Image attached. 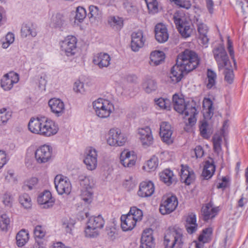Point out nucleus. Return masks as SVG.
<instances>
[{
  "instance_id": "f257e3e1",
  "label": "nucleus",
  "mask_w": 248,
  "mask_h": 248,
  "mask_svg": "<svg viewBox=\"0 0 248 248\" xmlns=\"http://www.w3.org/2000/svg\"><path fill=\"white\" fill-rule=\"evenodd\" d=\"M28 128L32 133L46 137L55 135L59 129L54 121L45 117L31 118L28 124Z\"/></svg>"
},
{
  "instance_id": "f03ea898",
  "label": "nucleus",
  "mask_w": 248,
  "mask_h": 248,
  "mask_svg": "<svg viewBox=\"0 0 248 248\" xmlns=\"http://www.w3.org/2000/svg\"><path fill=\"white\" fill-rule=\"evenodd\" d=\"M174 109L178 113L184 114L185 118L187 119L190 125H194L196 122L195 116L198 114L195 105L192 103L186 104L184 99L175 94L172 97Z\"/></svg>"
},
{
  "instance_id": "7ed1b4c3",
  "label": "nucleus",
  "mask_w": 248,
  "mask_h": 248,
  "mask_svg": "<svg viewBox=\"0 0 248 248\" xmlns=\"http://www.w3.org/2000/svg\"><path fill=\"white\" fill-rule=\"evenodd\" d=\"M174 109L178 113L184 114L185 118L187 119L190 125H194L196 122L195 116L198 114L195 105L192 103L186 104L184 99L175 94L172 97Z\"/></svg>"
},
{
  "instance_id": "20e7f679",
  "label": "nucleus",
  "mask_w": 248,
  "mask_h": 248,
  "mask_svg": "<svg viewBox=\"0 0 248 248\" xmlns=\"http://www.w3.org/2000/svg\"><path fill=\"white\" fill-rule=\"evenodd\" d=\"M176 62L178 65L186 70V73H188L197 67L199 59L194 51L186 49L177 56Z\"/></svg>"
},
{
  "instance_id": "39448f33",
  "label": "nucleus",
  "mask_w": 248,
  "mask_h": 248,
  "mask_svg": "<svg viewBox=\"0 0 248 248\" xmlns=\"http://www.w3.org/2000/svg\"><path fill=\"white\" fill-rule=\"evenodd\" d=\"M184 240L182 229L174 228L168 232L165 235L164 244L165 248H182Z\"/></svg>"
},
{
  "instance_id": "423d86ee",
  "label": "nucleus",
  "mask_w": 248,
  "mask_h": 248,
  "mask_svg": "<svg viewBox=\"0 0 248 248\" xmlns=\"http://www.w3.org/2000/svg\"><path fill=\"white\" fill-rule=\"evenodd\" d=\"M93 107L97 116L101 118L108 117L114 109L113 104L109 100L99 98L93 102Z\"/></svg>"
},
{
  "instance_id": "0eeeda50",
  "label": "nucleus",
  "mask_w": 248,
  "mask_h": 248,
  "mask_svg": "<svg viewBox=\"0 0 248 248\" xmlns=\"http://www.w3.org/2000/svg\"><path fill=\"white\" fill-rule=\"evenodd\" d=\"M173 18L176 26L182 37L185 38L190 37L193 32L191 23L183 16L177 15L174 16Z\"/></svg>"
},
{
  "instance_id": "6e6552de",
  "label": "nucleus",
  "mask_w": 248,
  "mask_h": 248,
  "mask_svg": "<svg viewBox=\"0 0 248 248\" xmlns=\"http://www.w3.org/2000/svg\"><path fill=\"white\" fill-rule=\"evenodd\" d=\"M127 140L125 135L118 128H111L109 130L107 140L108 145L113 146H121Z\"/></svg>"
},
{
  "instance_id": "1a4fd4ad",
  "label": "nucleus",
  "mask_w": 248,
  "mask_h": 248,
  "mask_svg": "<svg viewBox=\"0 0 248 248\" xmlns=\"http://www.w3.org/2000/svg\"><path fill=\"white\" fill-rule=\"evenodd\" d=\"M213 53L219 70L223 69L225 66H227L228 64H230L227 52L224 47L221 45L215 47L213 50Z\"/></svg>"
},
{
  "instance_id": "9d476101",
  "label": "nucleus",
  "mask_w": 248,
  "mask_h": 248,
  "mask_svg": "<svg viewBox=\"0 0 248 248\" xmlns=\"http://www.w3.org/2000/svg\"><path fill=\"white\" fill-rule=\"evenodd\" d=\"M55 188L59 194L64 193L68 195L72 189V186L69 179L66 176L59 174L54 179Z\"/></svg>"
},
{
  "instance_id": "9b49d317",
  "label": "nucleus",
  "mask_w": 248,
  "mask_h": 248,
  "mask_svg": "<svg viewBox=\"0 0 248 248\" xmlns=\"http://www.w3.org/2000/svg\"><path fill=\"white\" fill-rule=\"evenodd\" d=\"M77 38L74 36H68L61 43V47L67 56L74 55L77 51Z\"/></svg>"
},
{
  "instance_id": "f8f14e48",
  "label": "nucleus",
  "mask_w": 248,
  "mask_h": 248,
  "mask_svg": "<svg viewBox=\"0 0 248 248\" xmlns=\"http://www.w3.org/2000/svg\"><path fill=\"white\" fill-rule=\"evenodd\" d=\"M178 205L177 198L174 196L162 200L160 205L159 211L162 215H167L172 212Z\"/></svg>"
},
{
  "instance_id": "ddd939ff",
  "label": "nucleus",
  "mask_w": 248,
  "mask_h": 248,
  "mask_svg": "<svg viewBox=\"0 0 248 248\" xmlns=\"http://www.w3.org/2000/svg\"><path fill=\"white\" fill-rule=\"evenodd\" d=\"M52 150L47 145L39 147L35 152V158L38 163H45L48 162L51 157Z\"/></svg>"
},
{
  "instance_id": "4468645a",
  "label": "nucleus",
  "mask_w": 248,
  "mask_h": 248,
  "mask_svg": "<svg viewBox=\"0 0 248 248\" xmlns=\"http://www.w3.org/2000/svg\"><path fill=\"white\" fill-rule=\"evenodd\" d=\"M195 24L199 34V39L201 43L206 47L209 41V36L208 35L209 28L206 24L199 19H196Z\"/></svg>"
},
{
  "instance_id": "2eb2a0df",
  "label": "nucleus",
  "mask_w": 248,
  "mask_h": 248,
  "mask_svg": "<svg viewBox=\"0 0 248 248\" xmlns=\"http://www.w3.org/2000/svg\"><path fill=\"white\" fill-rule=\"evenodd\" d=\"M84 163L89 170H93L96 168L97 165V152L94 148L90 147L88 149L84 159Z\"/></svg>"
},
{
  "instance_id": "dca6fc26",
  "label": "nucleus",
  "mask_w": 248,
  "mask_h": 248,
  "mask_svg": "<svg viewBox=\"0 0 248 248\" xmlns=\"http://www.w3.org/2000/svg\"><path fill=\"white\" fill-rule=\"evenodd\" d=\"M18 81V75L13 72H10L5 74L1 79V87L5 91H9L13 88L14 84Z\"/></svg>"
},
{
  "instance_id": "f3484780",
  "label": "nucleus",
  "mask_w": 248,
  "mask_h": 248,
  "mask_svg": "<svg viewBox=\"0 0 248 248\" xmlns=\"http://www.w3.org/2000/svg\"><path fill=\"white\" fill-rule=\"evenodd\" d=\"M172 130L170 124L166 122L161 123L160 125V136L163 142L168 144H171L173 141L172 136Z\"/></svg>"
},
{
  "instance_id": "a211bd4d",
  "label": "nucleus",
  "mask_w": 248,
  "mask_h": 248,
  "mask_svg": "<svg viewBox=\"0 0 248 248\" xmlns=\"http://www.w3.org/2000/svg\"><path fill=\"white\" fill-rule=\"evenodd\" d=\"M120 160L124 167L130 168L135 165L137 156L133 151L124 150L121 153Z\"/></svg>"
},
{
  "instance_id": "6ab92c4d",
  "label": "nucleus",
  "mask_w": 248,
  "mask_h": 248,
  "mask_svg": "<svg viewBox=\"0 0 248 248\" xmlns=\"http://www.w3.org/2000/svg\"><path fill=\"white\" fill-rule=\"evenodd\" d=\"M131 47L133 51H139L144 45L145 39L144 38L142 31L139 30L132 32L131 35Z\"/></svg>"
},
{
  "instance_id": "aec40b11",
  "label": "nucleus",
  "mask_w": 248,
  "mask_h": 248,
  "mask_svg": "<svg viewBox=\"0 0 248 248\" xmlns=\"http://www.w3.org/2000/svg\"><path fill=\"white\" fill-rule=\"evenodd\" d=\"M153 230L150 228L144 230L141 240L140 248H154L155 247V239L153 236Z\"/></svg>"
},
{
  "instance_id": "412c9836",
  "label": "nucleus",
  "mask_w": 248,
  "mask_h": 248,
  "mask_svg": "<svg viewBox=\"0 0 248 248\" xmlns=\"http://www.w3.org/2000/svg\"><path fill=\"white\" fill-rule=\"evenodd\" d=\"M139 139L143 146H149L153 142V137L151 128L148 126L138 129Z\"/></svg>"
},
{
  "instance_id": "4be33fe9",
  "label": "nucleus",
  "mask_w": 248,
  "mask_h": 248,
  "mask_svg": "<svg viewBox=\"0 0 248 248\" xmlns=\"http://www.w3.org/2000/svg\"><path fill=\"white\" fill-rule=\"evenodd\" d=\"M218 211V207L214 206L212 203L209 202L206 204L202 208V213L203 220L207 221L209 220L212 219L217 215Z\"/></svg>"
},
{
  "instance_id": "5701e85b",
  "label": "nucleus",
  "mask_w": 248,
  "mask_h": 248,
  "mask_svg": "<svg viewBox=\"0 0 248 248\" xmlns=\"http://www.w3.org/2000/svg\"><path fill=\"white\" fill-rule=\"evenodd\" d=\"M51 111L57 116H62L65 112L64 103L60 99L53 98L48 101Z\"/></svg>"
},
{
  "instance_id": "b1692460",
  "label": "nucleus",
  "mask_w": 248,
  "mask_h": 248,
  "mask_svg": "<svg viewBox=\"0 0 248 248\" xmlns=\"http://www.w3.org/2000/svg\"><path fill=\"white\" fill-rule=\"evenodd\" d=\"M154 192V184L151 181H145L140 184L138 195L142 198L148 197L151 196Z\"/></svg>"
},
{
  "instance_id": "393cba45",
  "label": "nucleus",
  "mask_w": 248,
  "mask_h": 248,
  "mask_svg": "<svg viewBox=\"0 0 248 248\" xmlns=\"http://www.w3.org/2000/svg\"><path fill=\"white\" fill-rule=\"evenodd\" d=\"M110 57L108 53L101 52L94 56L93 61L100 68H103L108 67L110 65Z\"/></svg>"
},
{
  "instance_id": "a878e982",
  "label": "nucleus",
  "mask_w": 248,
  "mask_h": 248,
  "mask_svg": "<svg viewBox=\"0 0 248 248\" xmlns=\"http://www.w3.org/2000/svg\"><path fill=\"white\" fill-rule=\"evenodd\" d=\"M54 199L52 198L50 191L46 190L39 195L37 202L39 204L43 205V208H48L52 207L54 203Z\"/></svg>"
},
{
  "instance_id": "bb28decb",
  "label": "nucleus",
  "mask_w": 248,
  "mask_h": 248,
  "mask_svg": "<svg viewBox=\"0 0 248 248\" xmlns=\"http://www.w3.org/2000/svg\"><path fill=\"white\" fill-rule=\"evenodd\" d=\"M155 39L158 42L164 43L168 40L169 34L165 25L157 24L155 27Z\"/></svg>"
},
{
  "instance_id": "cd10ccee",
  "label": "nucleus",
  "mask_w": 248,
  "mask_h": 248,
  "mask_svg": "<svg viewBox=\"0 0 248 248\" xmlns=\"http://www.w3.org/2000/svg\"><path fill=\"white\" fill-rule=\"evenodd\" d=\"M181 181L186 184L190 185L195 178V174L192 170H190L187 166L182 165L181 170Z\"/></svg>"
},
{
  "instance_id": "c85d7f7f",
  "label": "nucleus",
  "mask_w": 248,
  "mask_h": 248,
  "mask_svg": "<svg viewBox=\"0 0 248 248\" xmlns=\"http://www.w3.org/2000/svg\"><path fill=\"white\" fill-rule=\"evenodd\" d=\"M185 73H186V70L176 63L171 69L170 77L173 83H177L181 80Z\"/></svg>"
},
{
  "instance_id": "c756f323",
  "label": "nucleus",
  "mask_w": 248,
  "mask_h": 248,
  "mask_svg": "<svg viewBox=\"0 0 248 248\" xmlns=\"http://www.w3.org/2000/svg\"><path fill=\"white\" fill-rule=\"evenodd\" d=\"M132 217L127 215H123L121 216V227L123 231H130L135 227L137 222Z\"/></svg>"
},
{
  "instance_id": "7c9ffc66",
  "label": "nucleus",
  "mask_w": 248,
  "mask_h": 248,
  "mask_svg": "<svg viewBox=\"0 0 248 248\" xmlns=\"http://www.w3.org/2000/svg\"><path fill=\"white\" fill-rule=\"evenodd\" d=\"M21 36L24 37H35L37 35L35 26L32 23H28L22 25L21 30Z\"/></svg>"
},
{
  "instance_id": "2f4dec72",
  "label": "nucleus",
  "mask_w": 248,
  "mask_h": 248,
  "mask_svg": "<svg viewBox=\"0 0 248 248\" xmlns=\"http://www.w3.org/2000/svg\"><path fill=\"white\" fill-rule=\"evenodd\" d=\"M165 59V55L161 51H155L150 55V64L153 66H156L162 62Z\"/></svg>"
},
{
  "instance_id": "473e14b6",
  "label": "nucleus",
  "mask_w": 248,
  "mask_h": 248,
  "mask_svg": "<svg viewBox=\"0 0 248 248\" xmlns=\"http://www.w3.org/2000/svg\"><path fill=\"white\" fill-rule=\"evenodd\" d=\"M215 169V165L213 161H206L202 172V176L206 179L210 178L214 174Z\"/></svg>"
},
{
  "instance_id": "72a5a7b5",
  "label": "nucleus",
  "mask_w": 248,
  "mask_h": 248,
  "mask_svg": "<svg viewBox=\"0 0 248 248\" xmlns=\"http://www.w3.org/2000/svg\"><path fill=\"white\" fill-rule=\"evenodd\" d=\"M104 223V220L100 215L97 217H91L87 222V224L98 230L102 229Z\"/></svg>"
},
{
  "instance_id": "f704fd0d",
  "label": "nucleus",
  "mask_w": 248,
  "mask_h": 248,
  "mask_svg": "<svg viewBox=\"0 0 248 248\" xmlns=\"http://www.w3.org/2000/svg\"><path fill=\"white\" fill-rule=\"evenodd\" d=\"M160 180L163 182L168 186L172 184L173 180V172L169 169H166L160 173Z\"/></svg>"
},
{
  "instance_id": "c9c22d12",
  "label": "nucleus",
  "mask_w": 248,
  "mask_h": 248,
  "mask_svg": "<svg viewBox=\"0 0 248 248\" xmlns=\"http://www.w3.org/2000/svg\"><path fill=\"white\" fill-rule=\"evenodd\" d=\"M108 23L111 27L116 30H120L123 26V19L119 16H110L108 19Z\"/></svg>"
},
{
  "instance_id": "e433bc0d",
  "label": "nucleus",
  "mask_w": 248,
  "mask_h": 248,
  "mask_svg": "<svg viewBox=\"0 0 248 248\" xmlns=\"http://www.w3.org/2000/svg\"><path fill=\"white\" fill-rule=\"evenodd\" d=\"M12 112L9 108H5L0 109V125H4L12 117Z\"/></svg>"
},
{
  "instance_id": "4c0bfd02",
  "label": "nucleus",
  "mask_w": 248,
  "mask_h": 248,
  "mask_svg": "<svg viewBox=\"0 0 248 248\" xmlns=\"http://www.w3.org/2000/svg\"><path fill=\"white\" fill-rule=\"evenodd\" d=\"M64 22L62 16L60 14H57L52 16L50 26L52 28L60 29L63 27Z\"/></svg>"
},
{
  "instance_id": "58836bf2",
  "label": "nucleus",
  "mask_w": 248,
  "mask_h": 248,
  "mask_svg": "<svg viewBox=\"0 0 248 248\" xmlns=\"http://www.w3.org/2000/svg\"><path fill=\"white\" fill-rule=\"evenodd\" d=\"M144 90L147 93L155 91L156 89V84L155 81L150 78H146L142 84Z\"/></svg>"
},
{
  "instance_id": "ea45409f",
  "label": "nucleus",
  "mask_w": 248,
  "mask_h": 248,
  "mask_svg": "<svg viewBox=\"0 0 248 248\" xmlns=\"http://www.w3.org/2000/svg\"><path fill=\"white\" fill-rule=\"evenodd\" d=\"M29 239V233L26 231L25 230L19 231L16 236L17 245L18 247L24 246Z\"/></svg>"
},
{
  "instance_id": "a19ab883",
  "label": "nucleus",
  "mask_w": 248,
  "mask_h": 248,
  "mask_svg": "<svg viewBox=\"0 0 248 248\" xmlns=\"http://www.w3.org/2000/svg\"><path fill=\"white\" fill-rule=\"evenodd\" d=\"M202 106L206 117L211 118L214 113L213 102L209 98H204L203 100Z\"/></svg>"
},
{
  "instance_id": "79ce46f5",
  "label": "nucleus",
  "mask_w": 248,
  "mask_h": 248,
  "mask_svg": "<svg viewBox=\"0 0 248 248\" xmlns=\"http://www.w3.org/2000/svg\"><path fill=\"white\" fill-rule=\"evenodd\" d=\"M216 79V73L211 69H208L207 72V88L210 89L215 86Z\"/></svg>"
},
{
  "instance_id": "37998d69",
  "label": "nucleus",
  "mask_w": 248,
  "mask_h": 248,
  "mask_svg": "<svg viewBox=\"0 0 248 248\" xmlns=\"http://www.w3.org/2000/svg\"><path fill=\"white\" fill-rule=\"evenodd\" d=\"M158 165V158L156 156L153 155L147 161L146 166H143V168L149 171H154L157 168Z\"/></svg>"
},
{
  "instance_id": "c03bdc74",
  "label": "nucleus",
  "mask_w": 248,
  "mask_h": 248,
  "mask_svg": "<svg viewBox=\"0 0 248 248\" xmlns=\"http://www.w3.org/2000/svg\"><path fill=\"white\" fill-rule=\"evenodd\" d=\"M130 216L136 222L140 221L142 219L143 214L141 210L137 208L136 207H132L130 208L129 213L127 214Z\"/></svg>"
},
{
  "instance_id": "a18cd8bd",
  "label": "nucleus",
  "mask_w": 248,
  "mask_h": 248,
  "mask_svg": "<svg viewBox=\"0 0 248 248\" xmlns=\"http://www.w3.org/2000/svg\"><path fill=\"white\" fill-rule=\"evenodd\" d=\"M222 140V136L218 134H215L212 139L214 150L217 154H219L221 151Z\"/></svg>"
},
{
  "instance_id": "49530a36",
  "label": "nucleus",
  "mask_w": 248,
  "mask_h": 248,
  "mask_svg": "<svg viewBox=\"0 0 248 248\" xmlns=\"http://www.w3.org/2000/svg\"><path fill=\"white\" fill-rule=\"evenodd\" d=\"M212 233V229L207 228L203 230L202 233L199 236L198 240L202 244L206 243L210 239Z\"/></svg>"
},
{
  "instance_id": "de8ad7c7",
  "label": "nucleus",
  "mask_w": 248,
  "mask_h": 248,
  "mask_svg": "<svg viewBox=\"0 0 248 248\" xmlns=\"http://www.w3.org/2000/svg\"><path fill=\"white\" fill-rule=\"evenodd\" d=\"M80 185L81 186V189L92 190L93 184V180L89 177L84 176L83 178H82V177H80Z\"/></svg>"
},
{
  "instance_id": "09e8293b",
  "label": "nucleus",
  "mask_w": 248,
  "mask_h": 248,
  "mask_svg": "<svg viewBox=\"0 0 248 248\" xmlns=\"http://www.w3.org/2000/svg\"><path fill=\"white\" fill-rule=\"evenodd\" d=\"M224 74L225 75V80L229 84L232 83L234 78V74L230 64H228L227 66H225Z\"/></svg>"
},
{
  "instance_id": "8fccbe9b",
  "label": "nucleus",
  "mask_w": 248,
  "mask_h": 248,
  "mask_svg": "<svg viewBox=\"0 0 248 248\" xmlns=\"http://www.w3.org/2000/svg\"><path fill=\"white\" fill-rule=\"evenodd\" d=\"M149 12L155 14L158 12V3L157 0H145Z\"/></svg>"
},
{
  "instance_id": "3c124183",
  "label": "nucleus",
  "mask_w": 248,
  "mask_h": 248,
  "mask_svg": "<svg viewBox=\"0 0 248 248\" xmlns=\"http://www.w3.org/2000/svg\"><path fill=\"white\" fill-rule=\"evenodd\" d=\"M10 220L6 214H3L0 217V229L3 231H7L10 228Z\"/></svg>"
},
{
  "instance_id": "603ef678",
  "label": "nucleus",
  "mask_w": 248,
  "mask_h": 248,
  "mask_svg": "<svg viewBox=\"0 0 248 248\" xmlns=\"http://www.w3.org/2000/svg\"><path fill=\"white\" fill-rule=\"evenodd\" d=\"M20 204L26 209L30 208L31 206V201L30 197L27 194H23L19 197Z\"/></svg>"
},
{
  "instance_id": "864d4df0",
  "label": "nucleus",
  "mask_w": 248,
  "mask_h": 248,
  "mask_svg": "<svg viewBox=\"0 0 248 248\" xmlns=\"http://www.w3.org/2000/svg\"><path fill=\"white\" fill-rule=\"evenodd\" d=\"M93 191L92 190L81 189V198L86 203H90L92 200Z\"/></svg>"
},
{
  "instance_id": "5fc2aeb1",
  "label": "nucleus",
  "mask_w": 248,
  "mask_h": 248,
  "mask_svg": "<svg viewBox=\"0 0 248 248\" xmlns=\"http://www.w3.org/2000/svg\"><path fill=\"white\" fill-rule=\"evenodd\" d=\"M89 13L88 16L89 18H99L101 16L102 12L99 9L98 7L94 5H91L89 7Z\"/></svg>"
},
{
  "instance_id": "6e6d98bb",
  "label": "nucleus",
  "mask_w": 248,
  "mask_h": 248,
  "mask_svg": "<svg viewBox=\"0 0 248 248\" xmlns=\"http://www.w3.org/2000/svg\"><path fill=\"white\" fill-rule=\"evenodd\" d=\"M208 127V124L206 121L202 122L200 126L201 134L203 138L206 139L208 138L210 135V131Z\"/></svg>"
},
{
  "instance_id": "4d7b16f0",
  "label": "nucleus",
  "mask_w": 248,
  "mask_h": 248,
  "mask_svg": "<svg viewBox=\"0 0 248 248\" xmlns=\"http://www.w3.org/2000/svg\"><path fill=\"white\" fill-rule=\"evenodd\" d=\"M86 12L84 8L82 7H78L76 10L75 19L79 22H82L86 16Z\"/></svg>"
},
{
  "instance_id": "13d9d810",
  "label": "nucleus",
  "mask_w": 248,
  "mask_h": 248,
  "mask_svg": "<svg viewBox=\"0 0 248 248\" xmlns=\"http://www.w3.org/2000/svg\"><path fill=\"white\" fill-rule=\"evenodd\" d=\"M180 7L189 9L191 6V3L189 0H170Z\"/></svg>"
},
{
  "instance_id": "bf43d9fd",
  "label": "nucleus",
  "mask_w": 248,
  "mask_h": 248,
  "mask_svg": "<svg viewBox=\"0 0 248 248\" xmlns=\"http://www.w3.org/2000/svg\"><path fill=\"white\" fill-rule=\"evenodd\" d=\"M124 9L130 15L136 14L138 12L137 6L128 1L124 2Z\"/></svg>"
},
{
  "instance_id": "052dcab7",
  "label": "nucleus",
  "mask_w": 248,
  "mask_h": 248,
  "mask_svg": "<svg viewBox=\"0 0 248 248\" xmlns=\"http://www.w3.org/2000/svg\"><path fill=\"white\" fill-rule=\"evenodd\" d=\"M37 183V178L35 177L31 178L30 180L25 182V184L23 186V187L25 190H31L35 187Z\"/></svg>"
},
{
  "instance_id": "680f3d73",
  "label": "nucleus",
  "mask_w": 248,
  "mask_h": 248,
  "mask_svg": "<svg viewBox=\"0 0 248 248\" xmlns=\"http://www.w3.org/2000/svg\"><path fill=\"white\" fill-rule=\"evenodd\" d=\"M34 234L35 238H43L46 235V230L41 225H37L34 229Z\"/></svg>"
},
{
  "instance_id": "e2e57ef3",
  "label": "nucleus",
  "mask_w": 248,
  "mask_h": 248,
  "mask_svg": "<svg viewBox=\"0 0 248 248\" xmlns=\"http://www.w3.org/2000/svg\"><path fill=\"white\" fill-rule=\"evenodd\" d=\"M156 104L161 109H168L169 108V100L163 98L155 99Z\"/></svg>"
},
{
  "instance_id": "0e129e2a",
  "label": "nucleus",
  "mask_w": 248,
  "mask_h": 248,
  "mask_svg": "<svg viewBox=\"0 0 248 248\" xmlns=\"http://www.w3.org/2000/svg\"><path fill=\"white\" fill-rule=\"evenodd\" d=\"M15 40L14 35L13 33L9 32L7 34L4 39V41L2 43V47L7 48L10 44H12Z\"/></svg>"
},
{
  "instance_id": "69168bd1",
  "label": "nucleus",
  "mask_w": 248,
  "mask_h": 248,
  "mask_svg": "<svg viewBox=\"0 0 248 248\" xmlns=\"http://www.w3.org/2000/svg\"><path fill=\"white\" fill-rule=\"evenodd\" d=\"M85 233L86 236L89 237H93L98 234V229L93 228L92 226L87 224V227L85 230Z\"/></svg>"
},
{
  "instance_id": "338daca9",
  "label": "nucleus",
  "mask_w": 248,
  "mask_h": 248,
  "mask_svg": "<svg viewBox=\"0 0 248 248\" xmlns=\"http://www.w3.org/2000/svg\"><path fill=\"white\" fill-rule=\"evenodd\" d=\"M5 179L8 182L15 183L17 181L16 175L14 171L8 170L5 174Z\"/></svg>"
},
{
  "instance_id": "774afa93",
  "label": "nucleus",
  "mask_w": 248,
  "mask_h": 248,
  "mask_svg": "<svg viewBox=\"0 0 248 248\" xmlns=\"http://www.w3.org/2000/svg\"><path fill=\"white\" fill-rule=\"evenodd\" d=\"M73 90L76 93H83L85 92L83 83L79 80L76 81L74 83Z\"/></svg>"
}]
</instances>
